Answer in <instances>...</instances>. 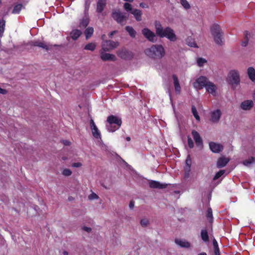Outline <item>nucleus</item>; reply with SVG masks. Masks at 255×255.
<instances>
[{"label": "nucleus", "mask_w": 255, "mask_h": 255, "mask_svg": "<svg viewBox=\"0 0 255 255\" xmlns=\"http://www.w3.org/2000/svg\"><path fill=\"white\" fill-rule=\"evenodd\" d=\"M155 33L147 28L142 30V33L144 36L149 41L155 42L157 40L156 35L160 38L166 37L170 41L174 42L177 40V36L173 29L170 27L165 28L162 26L160 22H155Z\"/></svg>", "instance_id": "f257e3e1"}, {"label": "nucleus", "mask_w": 255, "mask_h": 255, "mask_svg": "<svg viewBox=\"0 0 255 255\" xmlns=\"http://www.w3.org/2000/svg\"><path fill=\"white\" fill-rule=\"evenodd\" d=\"M145 53L152 58L161 59L165 55V50L161 45H153L145 50Z\"/></svg>", "instance_id": "f03ea898"}, {"label": "nucleus", "mask_w": 255, "mask_h": 255, "mask_svg": "<svg viewBox=\"0 0 255 255\" xmlns=\"http://www.w3.org/2000/svg\"><path fill=\"white\" fill-rule=\"evenodd\" d=\"M211 32L215 42L219 45H222L223 44V33L220 26L217 24H213L211 27Z\"/></svg>", "instance_id": "7ed1b4c3"}, {"label": "nucleus", "mask_w": 255, "mask_h": 255, "mask_svg": "<svg viewBox=\"0 0 255 255\" xmlns=\"http://www.w3.org/2000/svg\"><path fill=\"white\" fill-rule=\"evenodd\" d=\"M107 122L109 126H107L110 131L114 132L119 129L122 125V120L116 116L111 115L107 118Z\"/></svg>", "instance_id": "20e7f679"}, {"label": "nucleus", "mask_w": 255, "mask_h": 255, "mask_svg": "<svg viewBox=\"0 0 255 255\" xmlns=\"http://www.w3.org/2000/svg\"><path fill=\"white\" fill-rule=\"evenodd\" d=\"M228 82L232 88L235 89L240 83V78L238 72L236 70H231L228 75Z\"/></svg>", "instance_id": "39448f33"}, {"label": "nucleus", "mask_w": 255, "mask_h": 255, "mask_svg": "<svg viewBox=\"0 0 255 255\" xmlns=\"http://www.w3.org/2000/svg\"><path fill=\"white\" fill-rule=\"evenodd\" d=\"M112 16L117 22L122 25L125 23V21L128 19V15L125 13H122L120 10H114L112 12Z\"/></svg>", "instance_id": "423d86ee"}, {"label": "nucleus", "mask_w": 255, "mask_h": 255, "mask_svg": "<svg viewBox=\"0 0 255 255\" xmlns=\"http://www.w3.org/2000/svg\"><path fill=\"white\" fill-rule=\"evenodd\" d=\"M210 82L206 77L201 76L194 82L193 87L197 90H201L204 87L206 88Z\"/></svg>", "instance_id": "0eeeda50"}, {"label": "nucleus", "mask_w": 255, "mask_h": 255, "mask_svg": "<svg viewBox=\"0 0 255 255\" xmlns=\"http://www.w3.org/2000/svg\"><path fill=\"white\" fill-rule=\"evenodd\" d=\"M119 45L117 42H114L112 40H105L103 41L102 44V50L104 51H109Z\"/></svg>", "instance_id": "6e6552de"}, {"label": "nucleus", "mask_w": 255, "mask_h": 255, "mask_svg": "<svg viewBox=\"0 0 255 255\" xmlns=\"http://www.w3.org/2000/svg\"><path fill=\"white\" fill-rule=\"evenodd\" d=\"M222 113L219 109L213 111L210 113V121L215 124L218 123L221 118Z\"/></svg>", "instance_id": "1a4fd4ad"}, {"label": "nucleus", "mask_w": 255, "mask_h": 255, "mask_svg": "<svg viewBox=\"0 0 255 255\" xmlns=\"http://www.w3.org/2000/svg\"><path fill=\"white\" fill-rule=\"evenodd\" d=\"M191 134L196 146L202 147L203 146V142L200 134L195 130H193L191 132Z\"/></svg>", "instance_id": "9d476101"}, {"label": "nucleus", "mask_w": 255, "mask_h": 255, "mask_svg": "<svg viewBox=\"0 0 255 255\" xmlns=\"http://www.w3.org/2000/svg\"><path fill=\"white\" fill-rule=\"evenodd\" d=\"M209 147L211 150L214 153H219L224 149V146L221 144L212 141L209 142Z\"/></svg>", "instance_id": "9b49d317"}, {"label": "nucleus", "mask_w": 255, "mask_h": 255, "mask_svg": "<svg viewBox=\"0 0 255 255\" xmlns=\"http://www.w3.org/2000/svg\"><path fill=\"white\" fill-rule=\"evenodd\" d=\"M30 45L33 46H37L42 48L46 50H49L51 48L50 45H47L45 42L41 41L39 40L31 41Z\"/></svg>", "instance_id": "f8f14e48"}, {"label": "nucleus", "mask_w": 255, "mask_h": 255, "mask_svg": "<svg viewBox=\"0 0 255 255\" xmlns=\"http://www.w3.org/2000/svg\"><path fill=\"white\" fill-rule=\"evenodd\" d=\"M150 188L153 189H164L167 186L166 184H161L159 182L154 180H151L149 182Z\"/></svg>", "instance_id": "ddd939ff"}, {"label": "nucleus", "mask_w": 255, "mask_h": 255, "mask_svg": "<svg viewBox=\"0 0 255 255\" xmlns=\"http://www.w3.org/2000/svg\"><path fill=\"white\" fill-rule=\"evenodd\" d=\"M253 106L254 103L252 100H246L241 104V109L245 111L250 110Z\"/></svg>", "instance_id": "4468645a"}, {"label": "nucleus", "mask_w": 255, "mask_h": 255, "mask_svg": "<svg viewBox=\"0 0 255 255\" xmlns=\"http://www.w3.org/2000/svg\"><path fill=\"white\" fill-rule=\"evenodd\" d=\"M229 159L225 157H220L217 162V167L219 168L225 167L229 162Z\"/></svg>", "instance_id": "2eb2a0df"}, {"label": "nucleus", "mask_w": 255, "mask_h": 255, "mask_svg": "<svg viewBox=\"0 0 255 255\" xmlns=\"http://www.w3.org/2000/svg\"><path fill=\"white\" fill-rule=\"evenodd\" d=\"M208 86H206V89L207 91L210 94L215 96L216 94V86L212 82H210L208 83Z\"/></svg>", "instance_id": "dca6fc26"}, {"label": "nucleus", "mask_w": 255, "mask_h": 255, "mask_svg": "<svg viewBox=\"0 0 255 255\" xmlns=\"http://www.w3.org/2000/svg\"><path fill=\"white\" fill-rule=\"evenodd\" d=\"M106 0H98L97 3V12L98 13H101L106 6Z\"/></svg>", "instance_id": "f3484780"}, {"label": "nucleus", "mask_w": 255, "mask_h": 255, "mask_svg": "<svg viewBox=\"0 0 255 255\" xmlns=\"http://www.w3.org/2000/svg\"><path fill=\"white\" fill-rule=\"evenodd\" d=\"M191 165V160L189 155L186 159V166L184 168L185 170V177L188 178L189 176L190 172V168Z\"/></svg>", "instance_id": "a211bd4d"}, {"label": "nucleus", "mask_w": 255, "mask_h": 255, "mask_svg": "<svg viewBox=\"0 0 255 255\" xmlns=\"http://www.w3.org/2000/svg\"><path fill=\"white\" fill-rule=\"evenodd\" d=\"M101 58L102 59V60L105 61L108 60L114 61L116 59V57L114 55L104 52H101Z\"/></svg>", "instance_id": "6ab92c4d"}, {"label": "nucleus", "mask_w": 255, "mask_h": 255, "mask_svg": "<svg viewBox=\"0 0 255 255\" xmlns=\"http://www.w3.org/2000/svg\"><path fill=\"white\" fill-rule=\"evenodd\" d=\"M118 55L122 59H127L131 56L130 53L126 49L119 50Z\"/></svg>", "instance_id": "aec40b11"}, {"label": "nucleus", "mask_w": 255, "mask_h": 255, "mask_svg": "<svg viewBox=\"0 0 255 255\" xmlns=\"http://www.w3.org/2000/svg\"><path fill=\"white\" fill-rule=\"evenodd\" d=\"M173 80V83L175 88V90L176 93L180 94L181 92V87L179 84V82L178 79V77L175 75H172Z\"/></svg>", "instance_id": "412c9836"}, {"label": "nucleus", "mask_w": 255, "mask_h": 255, "mask_svg": "<svg viewBox=\"0 0 255 255\" xmlns=\"http://www.w3.org/2000/svg\"><path fill=\"white\" fill-rule=\"evenodd\" d=\"M247 74L249 79L253 82H255V69L253 67H250L247 69Z\"/></svg>", "instance_id": "4be33fe9"}, {"label": "nucleus", "mask_w": 255, "mask_h": 255, "mask_svg": "<svg viewBox=\"0 0 255 255\" xmlns=\"http://www.w3.org/2000/svg\"><path fill=\"white\" fill-rule=\"evenodd\" d=\"M201 238L205 243H207L209 241V234L207 229H204L201 230Z\"/></svg>", "instance_id": "5701e85b"}, {"label": "nucleus", "mask_w": 255, "mask_h": 255, "mask_svg": "<svg viewBox=\"0 0 255 255\" xmlns=\"http://www.w3.org/2000/svg\"><path fill=\"white\" fill-rule=\"evenodd\" d=\"M176 244L181 247L189 248L190 247V243L187 241H182L181 240L176 239L175 240Z\"/></svg>", "instance_id": "b1692460"}, {"label": "nucleus", "mask_w": 255, "mask_h": 255, "mask_svg": "<svg viewBox=\"0 0 255 255\" xmlns=\"http://www.w3.org/2000/svg\"><path fill=\"white\" fill-rule=\"evenodd\" d=\"M82 34V32L79 29H74L70 33L72 39L77 40Z\"/></svg>", "instance_id": "393cba45"}, {"label": "nucleus", "mask_w": 255, "mask_h": 255, "mask_svg": "<svg viewBox=\"0 0 255 255\" xmlns=\"http://www.w3.org/2000/svg\"><path fill=\"white\" fill-rule=\"evenodd\" d=\"M131 13L134 15L135 19L139 21L141 20V11L139 9H134L131 11Z\"/></svg>", "instance_id": "a878e982"}, {"label": "nucleus", "mask_w": 255, "mask_h": 255, "mask_svg": "<svg viewBox=\"0 0 255 255\" xmlns=\"http://www.w3.org/2000/svg\"><path fill=\"white\" fill-rule=\"evenodd\" d=\"M89 23V19L88 17L82 18L79 23V27L81 28H86Z\"/></svg>", "instance_id": "bb28decb"}, {"label": "nucleus", "mask_w": 255, "mask_h": 255, "mask_svg": "<svg viewBox=\"0 0 255 255\" xmlns=\"http://www.w3.org/2000/svg\"><path fill=\"white\" fill-rule=\"evenodd\" d=\"M86 39H88L92 36L94 33V29L92 27H88L87 28L84 32Z\"/></svg>", "instance_id": "cd10ccee"}, {"label": "nucleus", "mask_w": 255, "mask_h": 255, "mask_svg": "<svg viewBox=\"0 0 255 255\" xmlns=\"http://www.w3.org/2000/svg\"><path fill=\"white\" fill-rule=\"evenodd\" d=\"M206 217L210 223L213 222V217L212 214V210L211 208H208L206 213Z\"/></svg>", "instance_id": "c85d7f7f"}, {"label": "nucleus", "mask_w": 255, "mask_h": 255, "mask_svg": "<svg viewBox=\"0 0 255 255\" xmlns=\"http://www.w3.org/2000/svg\"><path fill=\"white\" fill-rule=\"evenodd\" d=\"M126 31L128 32L129 35L132 38H134L136 35V31L134 30V29L131 26H127L125 28Z\"/></svg>", "instance_id": "c756f323"}, {"label": "nucleus", "mask_w": 255, "mask_h": 255, "mask_svg": "<svg viewBox=\"0 0 255 255\" xmlns=\"http://www.w3.org/2000/svg\"><path fill=\"white\" fill-rule=\"evenodd\" d=\"M5 21L4 19H2L0 20V37L3 36V32L5 30Z\"/></svg>", "instance_id": "7c9ffc66"}, {"label": "nucleus", "mask_w": 255, "mask_h": 255, "mask_svg": "<svg viewBox=\"0 0 255 255\" xmlns=\"http://www.w3.org/2000/svg\"><path fill=\"white\" fill-rule=\"evenodd\" d=\"M244 35H245V40L242 42L241 45L245 47L248 44L249 39L250 36V34L248 31H246L244 33Z\"/></svg>", "instance_id": "2f4dec72"}, {"label": "nucleus", "mask_w": 255, "mask_h": 255, "mask_svg": "<svg viewBox=\"0 0 255 255\" xmlns=\"http://www.w3.org/2000/svg\"><path fill=\"white\" fill-rule=\"evenodd\" d=\"M255 162V157H251L243 161V163L246 166H249Z\"/></svg>", "instance_id": "473e14b6"}, {"label": "nucleus", "mask_w": 255, "mask_h": 255, "mask_svg": "<svg viewBox=\"0 0 255 255\" xmlns=\"http://www.w3.org/2000/svg\"><path fill=\"white\" fill-rule=\"evenodd\" d=\"M92 132L93 135L95 138H96L97 139L101 138V133H100V131L99 130L98 128H97V127L92 129Z\"/></svg>", "instance_id": "72a5a7b5"}, {"label": "nucleus", "mask_w": 255, "mask_h": 255, "mask_svg": "<svg viewBox=\"0 0 255 255\" xmlns=\"http://www.w3.org/2000/svg\"><path fill=\"white\" fill-rule=\"evenodd\" d=\"M96 48V44L94 43H89L85 45L84 49L87 50L94 51Z\"/></svg>", "instance_id": "f704fd0d"}, {"label": "nucleus", "mask_w": 255, "mask_h": 255, "mask_svg": "<svg viewBox=\"0 0 255 255\" xmlns=\"http://www.w3.org/2000/svg\"><path fill=\"white\" fill-rule=\"evenodd\" d=\"M192 113L194 117V118L196 119V120L198 121H200V117L198 115V112L197 111L196 108L194 106H192L191 108Z\"/></svg>", "instance_id": "c9c22d12"}, {"label": "nucleus", "mask_w": 255, "mask_h": 255, "mask_svg": "<svg viewBox=\"0 0 255 255\" xmlns=\"http://www.w3.org/2000/svg\"><path fill=\"white\" fill-rule=\"evenodd\" d=\"M22 5L21 4H17L15 5L12 10V13H18L21 10Z\"/></svg>", "instance_id": "e433bc0d"}, {"label": "nucleus", "mask_w": 255, "mask_h": 255, "mask_svg": "<svg viewBox=\"0 0 255 255\" xmlns=\"http://www.w3.org/2000/svg\"><path fill=\"white\" fill-rule=\"evenodd\" d=\"M225 172V170H220L218 172L216 173L215 176L213 177L214 180H216L219 179L220 177H221Z\"/></svg>", "instance_id": "4c0bfd02"}, {"label": "nucleus", "mask_w": 255, "mask_h": 255, "mask_svg": "<svg viewBox=\"0 0 255 255\" xmlns=\"http://www.w3.org/2000/svg\"><path fill=\"white\" fill-rule=\"evenodd\" d=\"M180 3L183 7L186 9H188L190 8V5L186 0H180Z\"/></svg>", "instance_id": "58836bf2"}, {"label": "nucleus", "mask_w": 255, "mask_h": 255, "mask_svg": "<svg viewBox=\"0 0 255 255\" xmlns=\"http://www.w3.org/2000/svg\"><path fill=\"white\" fill-rule=\"evenodd\" d=\"M198 65L200 67L202 66L204 63L207 62V61L203 58H198L197 60Z\"/></svg>", "instance_id": "ea45409f"}, {"label": "nucleus", "mask_w": 255, "mask_h": 255, "mask_svg": "<svg viewBox=\"0 0 255 255\" xmlns=\"http://www.w3.org/2000/svg\"><path fill=\"white\" fill-rule=\"evenodd\" d=\"M124 7L125 9L127 11H130L131 12V11L133 10L131 8V5L128 2L125 3Z\"/></svg>", "instance_id": "a19ab883"}, {"label": "nucleus", "mask_w": 255, "mask_h": 255, "mask_svg": "<svg viewBox=\"0 0 255 255\" xmlns=\"http://www.w3.org/2000/svg\"><path fill=\"white\" fill-rule=\"evenodd\" d=\"M187 141L189 147L190 148H193L194 146V144L193 140L189 136H187Z\"/></svg>", "instance_id": "79ce46f5"}, {"label": "nucleus", "mask_w": 255, "mask_h": 255, "mask_svg": "<svg viewBox=\"0 0 255 255\" xmlns=\"http://www.w3.org/2000/svg\"><path fill=\"white\" fill-rule=\"evenodd\" d=\"M62 174L66 176H69L72 174V171L69 169L65 168L63 170Z\"/></svg>", "instance_id": "37998d69"}, {"label": "nucleus", "mask_w": 255, "mask_h": 255, "mask_svg": "<svg viewBox=\"0 0 255 255\" xmlns=\"http://www.w3.org/2000/svg\"><path fill=\"white\" fill-rule=\"evenodd\" d=\"M149 224V221L147 219H142L140 220V225L143 227H146Z\"/></svg>", "instance_id": "c03bdc74"}, {"label": "nucleus", "mask_w": 255, "mask_h": 255, "mask_svg": "<svg viewBox=\"0 0 255 255\" xmlns=\"http://www.w3.org/2000/svg\"><path fill=\"white\" fill-rule=\"evenodd\" d=\"M99 196L95 193H92L89 196V199L90 200L98 199Z\"/></svg>", "instance_id": "a18cd8bd"}, {"label": "nucleus", "mask_w": 255, "mask_h": 255, "mask_svg": "<svg viewBox=\"0 0 255 255\" xmlns=\"http://www.w3.org/2000/svg\"><path fill=\"white\" fill-rule=\"evenodd\" d=\"M90 126H91V129L94 128H97L93 120L91 119L90 120Z\"/></svg>", "instance_id": "49530a36"}, {"label": "nucleus", "mask_w": 255, "mask_h": 255, "mask_svg": "<svg viewBox=\"0 0 255 255\" xmlns=\"http://www.w3.org/2000/svg\"><path fill=\"white\" fill-rule=\"evenodd\" d=\"M81 166L82 164L80 162H74L72 164V166L73 167H80Z\"/></svg>", "instance_id": "de8ad7c7"}, {"label": "nucleus", "mask_w": 255, "mask_h": 255, "mask_svg": "<svg viewBox=\"0 0 255 255\" xmlns=\"http://www.w3.org/2000/svg\"><path fill=\"white\" fill-rule=\"evenodd\" d=\"M213 245L214 246V249L219 248L218 243H217V241L216 240V239H215L213 241Z\"/></svg>", "instance_id": "09e8293b"}, {"label": "nucleus", "mask_w": 255, "mask_h": 255, "mask_svg": "<svg viewBox=\"0 0 255 255\" xmlns=\"http://www.w3.org/2000/svg\"><path fill=\"white\" fill-rule=\"evenodd\" d=\"M188 45H189L190 47H198L197 44L194 41L189 43L188 44Z\"/></svg>", "instance_id": "8fccbe9b"}, {"label": "nucleus", "mask_w": 255, "mask_h": 255, "mask_svg": "<svg viewBox=\"0 0 255 255\" xmlns=\"http://www.w3.org/2000/svg\"><path fill=\"white\" fill-rule=\"evenodd\" d=\"M215 255H220L219 248L214 249Z\"/></svg>", "instance_id": "3c124183"}, {"label": "nucleus", "mask_w": 255, "mask_h": 255, "mask_svg": "<svg viewBox=\"0 0 255 255\" xmlns=\"http://www.w3.org/2000/svg\"><path fill=\"white\" fill-rule=\"evenodd\" d=\"M7 93V91L5 89H2L0 87V94L4 95Z\"/></svg>", "instance_id": "603ef678"}, {"label": "nucleus", "mask_w": 255, "mask_h": 255, "mask_svg": "<svg viewBox=\"0 0 255 255\" xmlns=\"http://www.w3.org/2000/svg\"><path fill=\"white\" fill-rule=\"evenodd\" d=\"M134 202L133 201H130V202H129V208L132 209H133V207H134Z\"/></svg>", "instance_id": "864d4df0"}, {"label": "nucleus", "mask_w": 255, "mask_h": 255, "mask_svg": "<svg viewBox=\"0 0 255 255\" xmlns=\"http://www.w3.org/2000/svg\"><path fill=\"white\" fill-rule=\"evenodd\" d=\"M83 229L85 231H86L87 232H88V233L91 232V229L90 228L87 227H84L83 228Z\"/></svg>", "instance_id": "5fc2aeb1"}, {"label": "nucleus", "mask_w": 255, "mask_h": 255, "mask_svg": "<svg viewBox=\"0 0 255 255\" xmlns=\"http://www.w3.org/2000/svg\"><path fill=\"white\" fill-rule=\"evenodd\" d=\"M63 143L65 145H69L71 143L70 141L67 140H63Z\"/></svg>", "instance_id": "6e6d98bb"}, {"label": "nucleus", "mask_w": 255, "mask_h": 255, "mask_svg": "<svg viewBox=\"0 0 255 255\" xmlns=\"http://www.w3.org/2000/svg\"><path fill=\"white\" fill-rule=\"evenodd\" d=\"M253 97L254 100L255 102V90H254V93H253Z\"/></svg>", "instance_id": "4d7b16f0"}, {"label": "nucleus", "mask_w": 255, "mask_h": 255, "mask_svg": "<svg viewBox=\"0 0 255 255\" xmlns=\"http://www.w3.org/2000/svg\"><path fill=\"white\" fill-rule=\"evenodd\" d=\"M116 32L115 31H112L110 34V36L111 37Z\"/></svg>", "instance_id": "13d9d810"}, {"label": "nucleus", "mask_w": 255, "mask_h": 255, "mask_svg": "<svg viewBox=\"0 0 255 255\" xmlns=\"http://www.w3.org/2000/svg\"><path fill=\"white\" fill-rule=\"evenodd\" d=\"M198 255H207V254L205 252H203V253L199 254Z\"/></svg>", "instance_id": "bf43d9fd"}, {"label": "nucleus", "mask_w": 255, "mask_h": 255, "mask_svg": "<svg viewBox=\"0 0 255 255\" xmlns=\"http://www.w3.org/2000/svg\"><path fill=\"white\" fill-rule=\"evenodd\" d=\"M126 139H127V141H130V137H128V136L127 137Z\"/></svg>", "instance_id": "052dcab7"}, {"label": "nucleus", "mask_w": 255, "mask_h": 255, "mask_svg": "<svg viewBox=\"0 0 255 255\" xmlns=\"http://www.w3.org/2000/svg\"><path fill=\"white\" fill-rule=\"evenodd\" d=\"M63 254H64V255H68V252L67 251H64L63 252Z\"/></svg>", "instance_id": "680f3d73"}, {"label": "nucleus", "mask_w": 255, "mask_h": 255, "mask_svg": "<svg viewBox=\"0 0 255 255\" xmlns=\"http://www.w3.org/2000/svg\"><path fill=\"white\" fill-rule=\"evenodd\" d=\"M124 1H130V2H132L133 1V0H124Z\"/></svg>", "instance_id": "e2e57ef3"}, {"label": "nucleus", "mask_w": 255, "mask_h": 255, "mask_svg": "<svg viewBox=\"0 0 255 255\" xmlns=\"http://www.w3.org/2000/svg\"><path fill=\"white\" fill-rule=\"evenodd\" d=\"M140 6H142V7H144V6H143V3H141L140 4Z\"/></svg>", "instance_id": "0e129e2a"}, {"label": "nucleus", "mask_w": 255, "mask_h": 255, "mask_svg": "<svg viewBox=\"0 0 255 255\" xmlns=\"http://www.w3.org/2000/svg\"><path fill=\"white\" fill-rule=\"evenodd\" d=\"M1 0H0V5H1Z\"/></svg>", "instance_id": "69168bd1"}]
</instances>
